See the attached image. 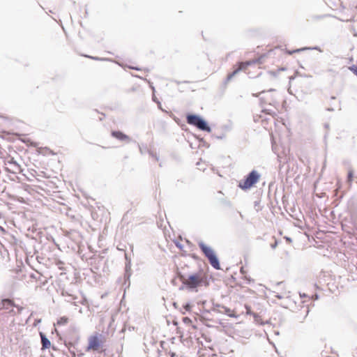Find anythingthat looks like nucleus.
Instances as JSON below:
<instances>
[{"label":"nucleus","mask_w":357,"mask_h":357,"mask_svg":"<svg viewBox=\"0 0 357 357\" xmlns=\"http://www.w3.org/2000/svg\"><path fill=\"white\" fill-rule=\"evenodd\" d=\"M307 48H301V49H297V50H293V51H288V54H292L293 53H295V52H301V51H303L305 50H307Z\"/></svg>","instance_id":"2eb2a0df"},{"label":"nucleus","mask_w":357,"mask_h":357,"mask_svg":"<svg viewBox=\"0 0 357 357\" xmlns=\"http://www.w3.org/2000/svg\"><path fill=\"white\" fill-rule=\"evenodd\" d=\"M277 245H278V242L275 241L273 244H271V248L275 249L276 248Z\"/></svg>","instance_id":"f3484780"},{"label":"nucleus","mask_w":357,"mask_h":357,"mask_svg":"<svg viewBox=\"0 0 357 357\" xmlns=\"http://www.w3.org/2000/svg\"><path fill=\"white\" fill-rule=\"evenodd\" d=\"M187 123L190 125L197 127L198 129L210 132L211 128L207 123L199 116L195 114H188L186 117Z\"/></svg>","instance_id":"f03ea898"},{"label":"nucleus","mask_w":357,"mask_h":357,"mask_svg":"<svg viewBox=\"0 0 357 357\" xmlns=\"http://www.w3.org/2000/svg\"><path fill=\"white\" fill-rule=\"evenodd\" d=\"M199 247L207 258L215 253L214 250L211 247L207 246L203 242L199 243Z\"/></svg>","instance_id":"0eeeda50"},{"label":"nucleus","mask_w":357,"mask_h":357,"mask_svg":"<svg viewBox=\"0 0 357 357\" xmlns=\"http://www.w3.org/2000/svg\"><path fill=\"white\" fill-rule=\"evenodd\" d=\"M130 68H132V69L137 70H139L138 68H135V67H130Z\"/></svg>","instance_id":"412c9836"},{"label":"nucleus","mask_w":357,"mask_h":357,"mask_svg":"<svg viewBox=\"0 0 357 357\" xmlns=\"http://www.w3.org/2000/svg\"><path fill=\"white\" fill-rule=\"evenodd\" d=\"M3 305L4 306H13L14 305V303L13 302V301L10 300V299H4L3 300Z\"/></svg>","instance_id":"f8f14e48"},{"label":"nucleus","mask_w":357,"mask_h":357,"mask_svg":"<svg viewBox=\"0 0 357 357\" xmlns=\"http://www.w3.org/2000/svg\"><path fill=\"white\" fill-rule=\"evenodd\" d=\"M352 178H353V171L352 170H349V172H348L347 182L349 183V184L350 185H351Z\"/></svg>","instance_id":"ddd939ff"},{"label":"nucleus","mask_w":357,"mask_h":357,"mask_svg":"<svg viewBox=\"0 0 357 357\" xmlns=\"http://www.w3.org/2000/svg\"><path fill=\"white\" fill-rule=\"evenodd\" d=\"M185 307V309L186 310H190V305L189 304H187V305H185V307Z\"/></svg>","instance_id":"a211bd4d"},{"label":"nucleus","mask_w":357,"mask_h":357,"mask_svg":"<svg viewBox=\"0 0 357 357\" xmlns=\"http://www.w3.org/2000/svg\"><path fill=\"white\" fill-rule=\"evenodd\" d=\"M349 69L357 76V66L353 65L349 67Z\"/></svg>","instance_id":"4468645a"},{"label":"nucleus","mask_w":357,"mask_h":357,"mask_svg":"<svg viewBox=\"0 0 357 357\" xmlns=\"http://www.w3.org/2000/svg\"><path fill=\"white\" fill-rule=\"evenodd\" d=\"M276 297H278V298H282V296H280V295H276Z\"/></svg>","instance_id":"5701e85b"},{"label":"nucleus","mask_w":357,"mask_h":357,"mask_svg":"<svg viewBox=\"0 0 357 357\" xmlns=\"http://www.w3.org/2000/svg\"><path fill=\"white\" fill-rule=\"evenodd\" d=\"M149 153H150V155H151V156L155 157L156 160H158V158H157V156H156V155H154L152 152H149Z\"/></svg>","instance_id":"6ab92c4d"},{"label":"nucleus","mask_w":357,"mask_h":357,"mask_svg":"<svg viewBox=\"0 0 357 357\" xmlns=\"http://www.w3.org/2000/svg\"><path fill=\"white\" fill-rule=\"evenodd\" d=\"M205 278L202 273H195L188 278L181 277V281L186 287L191 290L197 291V288L202 286Z\"/></svg>","instance_id":"f257e3e1"},{"label":"nucleus","mask_w":357,"mask_h":357,"mask_svg":"<svg viewBox=\"0 0 357 357\" xmlns=\"http://www.w3.org/2000/svg\"><path fill=\"white\" fill-rule=\"evenodd\" d=\"M219 308H222L224 310L225 312L227 313V314H229V312H230V310L225 306H221L218 304H216V305H214L213 307V309L212 310L213 312H222V311L220 310H219Z\"/></svg>","instance_id":"9d476101"},{"label":"nucleus","mask_w":357,"mask_h":357,"mask_svg":"<svg viewBox=\"0 0 357 357\" xmlns=\"http://www.w3.org/2000/svg\"><path fill=\"white\" fill-rule=\"evenodd\" d=\"M8 163L11 164V165H16V163L15 162H8Z\"/></svg>","instance_id":"4be33fe9"},{"label":"nucleus","mask_w":357,"mask_h":357,"mask_svg":"<svg viewBox=\"0 0 357 357\" xmlns=\"http://www.w3.org/2000/svg\"><path fill=\"white\" fill-rule=\"evenodd\" d=\"M211 265L216 270H220V263L215 253L213 254L207 258Z\"/></svg>","instance_id":"6e6552de"},{"label":"nucleus","mask_w":357,"mask_h":357,"mask_svg":"<svg viewBox=\"0 0 357 357\" xmlns=\"http://www.w3.org/2000/svg\"><path fill=\"white\" fill-rule=\"evenodd\" d=\"M113 137L123 144H128L131 142V138L129 136L120 131H113Z\"/></svg>","instance_id":"423d86ee"},{"label":"nucleus","mask_w":357,"mask_h":357,"mask_svg":"<svg viewBox=\"0 0 357 357\" xmlns=\"http://www.w3.org/2000/svg\"><path fill=\"white\" fill-rule=\"evenodd\" d=\"M69 319L67 317H60L56 322V325L60 326H65L68 323Z\"/></svg>","instance_id":"9b49d317"},{"label":"nucleus","mask_w":357,"mask_h":357,"mask_svg":"<svg viewBox=\"0 0 357 357\" xmlns=\"http://www.w3.org/2000/svg\"><path fill=\"white\" fill-rule=\"evenodd\" d=\"M105 339L102 335L96 334L91 335L88 340V346L86 349V351H100L103 346Z\"/></svg>","instance_id":"7ed1b4c3"},{"label":"nucleus","mask_w":357,"mask_h":357,"mask_svg":"<svg viewBox=\"0 0 357 357\" xmlns=\"http://www.w3.org/2000/svg\"><path fill=\"white\" fill-rule=\"evenodd\" d=\"M287 241H291V239L289 238H287Z\"/></svg>","instance_id":"b1692460"},{"label":"nucleus","mask_w":357,"mask_h":357,"mask_svg":"<svg viewBox=\"0 0 357 357\" xmlns=\"http://www.w3.org/2000/svg\"><path fill=\"white\" fill-rule=\"evenodd\" d=\"M41 337V343H42V349H49L51 347L50 341L45 337V335L43 333H40Z\"/></svg>","instance_id":"1a4fd4ad"},{"label":"nucleus","mask_w":357,"mask_h":357,"mask_svg":"<svg viewBox=\"0 0 357 357\" xmlns=\"http://www.w3.org/2000/svg\"><path fill=\"white\" fill-rule=\"evenodd\" d=\"M128 264H130V261L128 264H126V275L128 277V278L130 275V273H128V271L130 269V267L128 266Z\"/></svg>","instance_id":"dca6fc26"},{"label":"nucleus","mask_w":357,"mask_h":357,"mask_svg":"<svg viewBox=\"0 0 357 357\" xmlns=\"http://www.w3.org/2000/svg\"><path fill=\"white\" fill-rule=\"evenodd\" d=\"M257 63H259V59H254L252 61L240 63L239 67L234 72L228 75L227 78V81L231 80L239 71L245 70L247 66Z\"/></svg>","instance_id":"39448f33"},{"label":"nucleus","mask_w":357,"mask_h":357,"mask_svg":"<svg viewBox=\"0 0 357 357\" xmlns=\"http://www.w3.org/2000/svg\"><path fill=\"white\" fill-rule=\"evenodd\" d=\"M259 174L257 171L253 170L248 175L243 183L241 182L239 183V187L243 190L249 189L259 181Z\"/></svg>","instance_id":"20e7f679"},{"label":"nucleus","mask_w":357,"mask_h":357,"mask_svg":"<svg viewBox=\"0 0 357 357\" xmlns=\"http://www.w3.org/2000/svg\"><path fill=\"white\" fill-rule=\"evenodd\" d=\"M169 356H170V357H175L176 355L174 352H171V353H169Z\"/></svg>","instance_id":"aec40b11"}]
</instances>
